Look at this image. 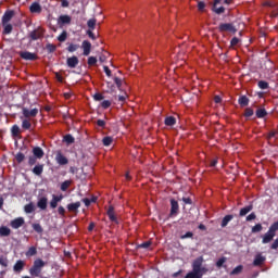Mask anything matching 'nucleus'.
Instances as JSON below:
<instances>
[{
    "mask_svg": "<svg viewBox=\"0 0 278 278\" xmlns=\"http://www.w3.org/2000/svg\"><path fill=\"white\" fill-rule=\"evenodd\" d=\"M278 231V222H275L270 225L268 231L263 236L262 243L268 244L269 242H273L275 237L277 236Z\"/></svg>",
    "mask_w": 278,
    "mask_h": 278,
    "instance_id": "nucleus-1",
    "label": "nucleus"
},
{
    "mask_svg": "<svg viewBox=\"0 0 278 278\" xmlns=\"http://www.w3.org/2000/svg\"><path fill=\"white\" fill-rule=\"evenodd\" d=\"M46 265L42 258L35 260L33 266L29 268V275H31V277H40V273H42V268H45Z\"/></svg>",
    "mask_w": 278,
    "mask_h": 278,
    "instance_id": "nucleus-2",
    "label": "nucleus"
},
{
    "mask_svg": "<svg viewBox=\"0 0 278 278\" xmlns=\"http://www.w3.org/2000/svg\"><path fill=\"white\" fill-rule=\"evenodd\" d=\"M219 34H237L238 28L233 23H220L217 27Z\"/></svg>",
    "mask_w": 278,
    "mask_h": 278,
    "instance_id": "nucleus-3",
    "label": "nucleus"
},
{
    "mask_svg": "<svg viewBox=\"0 0 278 278\" xmlns=\"http://www.w3.org/2000/svg\"><path fill=\"white\" fill-rule=\"evenodd\" d=\"M202 267H203V256H199L192 263V270H191V273H195L198 275H201V268Z\"/></svg>",
    "mask_w": 278,
    "mask_h": 278,
    "instance_id": "nucleus-4",
    "label": "nucleus"
},
{
    "mask_svg": "<svg viewBox=\"0 0 278 278\" xmlns=\"http://www.w3.org/2000/svg\"><path fill=\"white\" fill-rule=\"evenodd\" d=\"M170 212H169V218H173L179 214V202L175 199H170Z\"/></svg>",
    "mask_w": 278,
    "mask_h": 278,
    "instance_id": "nucleus-5",
    "label": "nucleus"
},
{
    "mask_svg": "<svg viewBox=\"0 0 278 278\" xmlns=\"http://www.w3.org/2000/svg\"><path fill=\"white\" fill-rule=\"evenodd\" d=\"M22 114H23L24 118H26V119L36 118V116H38V109H31L29 111V109L23 108Z\"/></svg>",
    "mask_w": 278,
    "mask_h": 278,
    "instance_id": "nucleus-6",
    "label": "nucleus"
},
{
    "mask_svg": "<svg viewBox=\"0 0 278 278\" xmlns=\"http://www.w3.org/2000/svg\"><path fill=\"white\" fill-rule=\"evenodd\" d=\"M20 58H22V60H28L30 62L38 60V55L36 53H31L29 51L21 52Z\"/></svg>",
    "mask_w": 278,
    "mask_h": 278,
    "instance_id": "nucleus-7",
    "label": "nucleus"
},
{
    "mask_svg": "<svg viewBox=\"0 0 278 278\" xmlns=\"http://www.w3.org/2000/svg\"><path fill=\"white\" fill-rule=\"evenodd\" d=\"M222 0H214L212 11L215 14H225V7H218L220 5Z\"/></svg>",
    "mask_w": 278,
    "mask_h": 278,
    "instance_id": "nucleus-8",
    "label": "nucleus"
},
{
    "mask_svg": "<svg viewBox=\"0 0 278 278\" xmlns=\"http://www.w3.org/2000/svg\"><path fill=\"white\" fill-rule=\"evenodd\" d=\"M12 18H14V11H12V10L5 11L2 16V25H8V23H10V21H12Z\"/></svg>",
    "mask_w": 278,
    "mask_h": 278,
    "instance_id": "nucleus-9",
    "label": "nucleus"
},
{
    "mask_svg": "<svg viewBox=\"0 0 278 278\" xmlns=\"http://www.w3.org/2000/svg\"><path fill=\"white\" fill-rule=\"evenodd\" d=\"M25 225V219L23 217H17L11 222V227L13 229H21Z\"/></svg>",
    "mask_w": 278,
    "mask_h": 278,
    "instance_id": "nucleus-10",
    "label": "nucleus"
},
{
    "mask_svg": "<svg viewBox=\"0 0 278 278\" xmlns=\"http://www.w3.org/2000/svg\"><path fill=\"white\" fill-rule=\"evenodd\" d=\"M66 64H67L68 68H77V65L79 64V59L75 55L67 58Z\"/></svg>",
    "mask_w": 278,
    "mask_h": 278,
    "instance_id": "nucleus-11",
    "label": "nucleus"
},
{
    "mask_svg": "<svg viewBox=\"0 0 278 278\" xmlns=\"http://www.w3.org/2000/svg\"><path fill=\"white\" fill-rule=\"evenodd\" d=\"M81 48L84 50L83 55L88 56V55H90V51L92 49V43H90V41H88V40H84L81 43Z\"/></svg>",
    "mask_w": 278,
    "mask_h": 278,
    "instance_id": "nucleus-12",
    "label": "nucleus"
},
{
    "mask_svg": "<svg viewBox=\"0 0 278 278\" xmlns=\"http://www.w3.org/2000/svg\"><path fill=\"white\" fill-rule=\"evenodd\" d=\"M24 268H25V261L23 260L16 261V263L13 266L14 273H23Z\"/></svg>",
    "mask_w": 278,
    "mask_h": 278,
    "instance_id": "nucleus-13",
    "label": "nucleus"
},
{
    "mask_svg": "<svg viewBox=\"0 0 278 278\" xmlns=\"http://www.w3.org/2000/svg\"><path fill=\"white\" fill-rule=\"evenodd\" d=\"M33 156L37 157V160H42L45 157V150L40 147H35L33 149Z\"/></svg>",
    "mask_w": 278,
    "mask_h": 278,
    "instance_id": "nucleus-14",
    "label": "nucleus"
},
{
    "mask_svg": "<svg viewBox=\"0 0 278 278\" xmlns=\"http://www.w3.org/2000/svg\"><path fill=\"white\" fill-rule=\"evenodd\" d=\"M266 262V256H263L261 253L256 254L253 261V266H262Z\"/></svg>",
    "mask_w": 278,
    "mask_h": 278,
    "instance_id": "nucleus-15",
    "label": "nucleus"
},
{
    "mask_svg": "<svg viewBox=\"0 0 278 278\" xmlns=\"http://www.w3.org/2000/svg\"><path fill=\"white\" fill-rule=\"evenodd\" d=\"M48 203H49V199H47V197H41L37 202V207H39V210L45 211L47 210Z\"/></svg>",
    "mask_w": 278,
    "mask_h": 278,
    "instance_id": "nucleus-16",
    "label": "nucleus"
},
{
    "mask_svg": "<svg viewBox=\"0 0 278 278\" xmlns=\"http://www.w3.org/2000/svg\"><path fill=\"white\" fill-rule=\"evenodd\" d=\"M42 36H43V33L40 29H35V30L30 31V34H29L30 40H40V38H42Z\"/></svg>",
    "mask_w": 278,
    "mask_h": 278,
    "instance_id": "nucleus-17",
    "label": "nucleus"
},
{
    "mask_svg": "<svg viewBox=\"0 0 278 278\" xmlns=\"http://www.w3.org/2000/svg\"><path fill=\"white\" fill-rule=\"evenodd\" d=\"M106 214H108L109 219L111 220V223H116V225H118V218L114 214V206H110Z\"/></svg>",
    "mask_w": 278,
    "mask_h": 278,
    "instance_id": "nucleus-18",
    "label": "nucleus"
},
{
    "mask_svg": "<svg viewBox=\"0 0 278 278\" xmlns=\"http://www.w3.org/2000/svg\"><path fill=\"white\" fill-rule=\"evenodd\" d=\"M45 173V164H37L33 168V174L36 175L37 177H40Z\"/></svg>",
    "mask_w": 278,
    "mask_h": 278,
    "instance_id": "nucleus-19",
    "label": "nucleus"
},
{
    "mask_svg": "<svg viewBox=\"0 0 278 278\" xmlns=\"http://www.w3.org/2000/svg\"><path fill=\"white\" fill-rule=\"evenodd\" d=\"M29 11L33 14H40V12H42V7H40V3L38 2H34L33 4H30Z\"/></svg>",
    "mask_w": 278,
    "mask_h": 278,
    "instance_id": "nucleus-20",
    "label": "nucleus"
},
{
    "mask_svg": "<svg viewBox=\"0 0 278 278\" xmlns=\"http://www.w3.org/2000/svg\"><path fill=\"white\" fill-rule=\"evenodd\" d=\"M55 160L60 166H66V164H68V159H66L62 153H58Z\"/></svg>",
    "mask_w": 278,
    "mask_h": 278,
    "instance_id": "nucleus-21",
    "label": "nucleus"
},
{
    "mask_svg": "<svg viewBox=\"0 0 278 278\" xmlns=\"http://www.w3.org/2000/svg\"><path fill=\"white\" fill-rule=\"evenodd\" d=\"M12 233V230L8 226L0 227V238H8Z\"/></svg>",
    "mask_w": 278,
    "mask_h": 278,
    "instance_id": "nucleus-22",
    "label": "nucleus"
},
{
    "mask_svg": "<svg viewBox=\"0 0 278 278\" xmlns=\"http://www.w3.org/2000/svg\"><path fill=\"white\" fill-rule=\"evenodd\" d=\"M71 16L70 15H61L59 17V25H71Z\"/></svg>",
    "mask_w": 278,
    "mask_h": 278,
    "instance_id": "nucleus-23",
    "label": "nucleus"
},
{
    "mask_svg": "<svg viewBox=\"0 0 278 278\" xmlns=\"http://www.w3.org/2000/svg\"><path fill=\"white\" fill-rule=\"evenodd\" d=\"M166 127H174V125H177V118L174 116H167L164 121Z\"/></svg>",
    "mask_w": 278,
    "mask_h": 278,
    "instance_id": "nucleus-24",
    "label": "nucleus"
},
{
    "mask_svg": "<svg viewBox=\"0 0 278 278\" xmlns=\"http://www.w3.org/2000/svg\"><path fill=\"white\" fill-rule=\"evenodd\" d=\"M26 257H34V255H38V249L36 247H30L28 250L25 252Z\"/></svg>",
    "mask_w": 278,
    "mask_h": 278,
    "instance_id": "nucleus-25",
    "label": "nucleus"
},
{
    "mask_svg": "<svg viewBox=\"0 0 278 278\" xmlns=\"http://www.w3.org/2000/svg\"><path fill=\"white\" fill-rule=\"evenodd\" d=\"M231 220H233V215H226V216L222 219L220 227H222V228L227 227V225H229V223H231Z\"/></svg>",
    "mask_w": 278,
    "mask_h": 278,
    "instance_id": "nucleus-26",
    "label": "nucleus"
},
{
    "mask_svg": "<svg viewBox=\"0 0 278 278\" xmlns=\"http://www.w3.org/2000/svg\"><path fill=\"white\" fill-rule=\"evenodd\" d=\"M24 212L26 214H31V213L36 212V205H34V202H30V203L26 204L24 206Z\"/></svg>",
    "mask_w": 278,
    "mask_h": 278,
    "instance_id": "nucleus-27",
    "label": "nucleus"
},
{
    "mask_svg": "<svg viewBox=\"0 0 278 278\" xmlns=\"http://www.w3.org/2000/svg\"><path fill=\"white\" fill-rule=\"evenodd\" d=\"M249 98L247 96H241L238 99V103L241 108H247V105H249Z\"/></svg>",
    "mask_w": 278,
    "mask_h": 278,
    "instance_id": "nucleus-28",
    "label": "nucleus"
},
{
    "mask_svg": "<svg viewBox=\"0 0 278 278\" xmlns=\"http://www.w3.org/2000/svg\"><path fill=\"white\" fill-rule=\"evenodd\" d=\"M81 207V202H75L67 205L68 212H77Z\"/></svg>",
    "mask_w": 278,
    "mask_h": 278,
    "instance_id": "nucleus-29",
    "label": "nucleus"
},
{
    "mask_svg": "<svg viewBox=\"0 0 278 278\" xmlns=\"http://www.w3.org/2000/svg\"><path fill=\"white\" fill-rule=\"evenodd\" d=\"M253 211V204H250L245 207H242L239 212V216H247V214H249V212Z\"/></svg>",
    "mask_w": 278,
    "mask_h": 278,
    "instance_id": "nucleus-30",
    "label": "nucleus"
},
{
    "mask_svg": "<svg viewBox=\"0 0 278 278\" xmlns=\"http://www.w3.org/2000/svg\"><path fill=\"white\" fill-rule=\"evenodd\" d=\"M11 134L13 138H18V135L21 134V127H18V125H13L11 128Z\"/></svg>",
    "mask_w": 278,
    "mask_h": 278,
    "instance_id": "nucleus-31",
    "label": "nucleus"
},
{
    "mask_svg": "<svg viewBox=\"0 0 278 278\" xmlns=\"http://www.w3.org/2000/svg\"><path fill=\"white\" fill-rule=\"evenodd\" d=\"M265 116H268V112H266V109L256 110V118H265Z\"/></svg>",
    "mask_w": 278,
    "mask_h": 278,
    "instance_id": "nucleus-32",
    "label": "nucleus"
},
{
    "mask_svg": "<svg viewBox=\"0 0 278 278\" xmlns=\"http://www.w3.org/2000/svg\"><path fill=\"white\" fill-rule=\"evenodd\" d=\"M9 264L10 261L8 260V256L0 255V266L8 268Z\"/></svg>",
    "mask_w": 278,
    "mask_h": 278,
    "instance_id": "nucleus-33",
    "label": "nucleus"
},
{
    "mask_svg": "<svg viewBox=\"0 0 278 278\" xmlns=\"http://www.w3.org/2000/svg\"><path fill=\"white\" fill-rule=\"evenodd\" d=\"M63 141H65L66 142V144H73V143H75V137H73V135H65L64 137H63Z\"/></svg>",
    "mask_w": 278,
    "mask_h": 278,
    "instance_id": "nucleus-34",
    "label": "nucleus"
},
{
    "mask_svg": "<svg viewBox=\"0 0 278 278\" xmlns=\"http://www.w3.org/2000/svg\"><path fill=\"white\" fill-rule=\"evenodd\" d=\"M15 160L17 164H23V162H25V154L23 152H17L15 154Z\"/></svg>",
    "mask_w": 278,
    "mask_h": 278,
    "instance_id": "nucleus-35",
    "label": "nucleus"
},
{
    "mask_svg": "<svg viewBox=\"0 0 278 278\" xmlns=\"http://www.w3.org/2000/svg\"><path fill=\"white\" fill-rule=\"evenodd\" d=\"M87 27H89V30H94V28L97 27V18L88 20Z\"/></svg>",
    "mask_w": 278,
    "mask_h": 278,
    "instance_id": "nucleus-36",
    "label": "nucleus"
},
{
    "mask_svg": "<svg viewBox=\"0 0 278 278\" xmlns=\"http://www.w3.org/2000/svg\"><path fill=\"white\" fill-rule=\"evenodd\" d=\"M71 180H65L61 184V190L62 192H66L68 190V188H71Z\"/></svg>",
    "mask_w": 278,
    "mask_h": 278,
    "instance_id": "nucleus-37",
    "label": "nucleus"
},
{
    "mask_svg": "<svg viewBox=\"0 0 278 278\" xmlns=\"http://www.w3.org/2000/svg\"><path fill=\"white\" fill-rule=\"evenodd\" d=\"M112 142H114V138H112V137L106 136L102 139V143L104 147H110V144H112Z\"/></svg>",
    "mask_w": 278,
    "mask_h": 278,
    "instance_id": "nucleus-38",
    "label": "nucleus"
},
{
    "mask_svg": "<svg viewBox=\"0 0 278 278\" xmlns=\"http://www.w3.org/2000/svg\"><path fill=\"white\" fill-rule=\"evenodd\" d=\"M3 34L8 35V34H12V29H14V27L12 26V24H4L3 25Z\"/></svg>",
    "mask_w": 278,
    "mask_h": 278,
    "instance_id": "nucleus-39",
    "label": "nucleus"
},
{
    "mask_svg": "<svg viewBox=\"0 0 278 278\" xmlns=\"http://www.w3.org/2000/svg\"><path fill=\"white\" fill-rule=\"evenodd\" d=\"M257 86L261 88V90H268L269 88L268 81L266 80H260Z\"/></svg>",
    "mask_w": 278,
    "mask_h": 278,
    "instance_id": "nucleus-40",
    "label": "nucleus"
},
{
    "mask_svg": "<svg viewBox=\"0 0 278 278\" xmlns=\"http://www.w3.org/2000/svg\"><path fill=\"white\" fill-rule=\"evenodd\" d=\"M242 270H244V266L239 265L231 270L230 275H240Z\"/></svg>",
    "mask_w": 278,
    "mask_h": 278,
    "instance_id": "nucleus-41",
    "label": "nucleus"
},
{
    "mask_svg": "<svg viewBox=\"0 0 278 278\" xmlns=\"http://www.w3.org/2000/svg\"><path fill=\"white\" fill-rule=\"evenodd\" d=\"M22 128L24 129H31V122L27 118L22 121Z\"/></svg>",
    "mask_w": 278,
    "mask_h": 278,
    "instance_id": "nucleus-42",
    "label": "nucleus"
},
{
    "mask_svg": "<svg viewBox=\"0 0 278 278\" xmlns=\"http://www.w3.org/2000/svg\"><path fill=\"white\" fill-rule=\"evenodd\" d=\"M56 49H58V47H55V45H53V43L46 45V50L48 51V53H53V52H55Z\"/></svg>",
    "mask_w": 278,
    "mask_h": 278,
    "instance_id": "nucleus-43",
    "label": "nucleus"
},
{
    "mask_svg": "<svg viewBox=\"0 0 278 278\" xmlns=\"http://www.w3.org/2000/svg\"><path fill=\"white\" fill-rule=\"evenodd\" d=\"M66 38H68V33L63 30L62 34L58 37L59 42H65Z\"/></svg>",
    "mask_w": 278,
    "mask_h": 278,
    "instance_id": "nucleus-44",
    "label": "nucleus"
},
{
    "mask_svg": "<svg viewBox=\"0 0 278 278\" xmlns=\"http://www.w3.org/2000/svg\"><path fill=\"white\" fill-rule=\"evenodd\" d=\"M225 262H227V257L223 256L220 257L217 262H216V267L217 268H223V266L225 265Z\"/></svg>",
    "mask_w": 278,
    "mask_h": 278,
    "instance_id": "nucleus-45",
    "label": "nucleus"
},
{
    "mask_svg": "<svg viewBox=\"0 0 278 278\" xmlns=\"http://www.w3.org/2000/svg\"><path fill=\"white\" fill-rule=\"evenodd\" d=\"M79 49V45H74V43H71L68 47H67V51L70 53H75V51H77Z\"/></svg>",
    "mask_w": 278,
    "mask_h": 278,
    "instance_id": "nucleus-46",
    "label": "nucleus"
},
{
    "mask_svg": "<svg viewBox=\"0 0 278 278\" xmlns=\"http://www.w3.org/2000/svg\"><path fill=\"white\" fill-rule=\"evenodd\" d=\"M262 229H264L262 224H256L254 227H252V233H260V231H262Z\"/></svg>",
    "mask_w": 278,
    "mask_h": 278,
    "instance_id": "nucleus-47",
    "label": "nucleus"
},
{
    "mask_svg": "<svg viewBox=\"0 0 278 278\" xmlns=\"http://www.w3.org/2000/svg\"><path fill=\"white\" fill-rule=\"evenodd\" d=\"M33 229L37 233H42V231H43L42 226L40 224H33Z\"/></svg>",
    "mask_w": 278,
    "mask_h": 278,
    "instance_id": "nucleus-48",
    "label": "nucleus"
},
{
    "mask_svg": "<svg viewBox=\"0 0 278 278\" xmlns=\"http://www.w3.org/2000/svg\"><path fill=\"white\" fill-rule=\"evenodd\" d=\"M253 114H254L253 109H251V108L245 109V111H244L245 118H251V116H253Z\"/></svg>",
    "mask_w": 278,
    "mask_h": 278,
    "instance_id": "nucleus-49",
    "label": "nucleus"
},
{
    "mask_svg": "<svg viewBox=\"0 0 278 278\" xmlns=\"http://www.w3.org/2000/svg\"><path fill=\"white\" fill-rule=\"evenodd\" d=\"M238 45H240V39L238 37H233L230 40V48L238 47Z\"/></svg>",
    "mask_w": 278,
    "mask_h": 278,
    "instance_id": "nucleus-50",
    "label": "nucleus"
},
{
    "mask_svg": "<svg viewBox=\"0 0 278 278\" xmlns=\"http://www.w3.org/2000/svg\"><path fill=\"white\" fill-rule=\"evenodd\" d=\"M112 102L110 100H104L101 103V108H103V110H108L109 108H111Z\"/></svg>",
    "mask_w": 278,
    "mask_h": 278,
    "instance_id": "nucleus-51",
    "label": "nucleus"
},
{
    "mask_svg": "<svg viewBox=\"0 0 278 278\" xmlns=\"http://www.w3.org/2000/svg\"><path fill=\"white\" fill-rule=\"evenodd\" d=\"M151 247V241H146L139 245H137V249H149Z\"/></svg>",
    "mask_w": 278,
    "mask_h": 278,
    "instance_id": "nucleus-52",
    "label": "nucleus"
},
{
    "mask_svg": "<svg viewBox=\"0 0 278 278\" xmlns=\"http://www.w3.org/2000/svg\"><path fill=\"white\" fill-rule=\"evenodd\" d=\"M87 64H88L89 66H94V64H97V58H94V56H89V58H88V61H87Z\"/></svg>",
    "mask_w": 278,
    "mask_h": 278,
    "instance_id": "nucleus-53",
    "label": "nucleus"
},
{
    "mask_svg": "<svg viewBox=\"0 0 278 278\" xmlns=\"http://www.w3.org/2000/svg\"><path fill=\"white\" fill-rule=\"evenodd\" d=\"M37 160H38V157H36V156H34V155H30V156L28 157V165H29V166H34V164H36Z\"/></svg>",
    "mask_w": 278,
    "mask_h": 278,
    "instance_id": "nucleus-54",
    "label": "nucleus"
},
{
    "mask_svg": "<svg viewBox=\"0 0 278 278\" xmlns=\"http://www.w3.org/2000/svg\"><path fill=\"white\" fill-rule=\"evenodd\" d=\"M114 84L117 86L118 90H121L122 86H123V79L115 77L114 78Z\"/></svg>",
    "mask_w": 278,
    "mask_h": 278,
    "instance_id": "nucleus-55",
    "label": "nucleus"
},
{
    "mask_svg": "<svg viewBox=\"0 0 278 278\" xmlns=\"http://www.w3.org/2000/svg\"><path fill=\"white\" fill-rule=\"evenodd\" d=\"M58 201L55 200V198H53L52 195V200L50 201V207L51 210H55V207H58Z\"/></svg>",
    "mask_w": 278,
    "mask_h": 278,
    "instance_id": "nucleus-56",
    "label": "nucleus"
},
{
    "mask_svg": "<svg viewBox=\"0 0 278 278\" xmlns=\"http://www.w3.org/2000/svg\"><path fill=\"white\" fill-rule=\"evenodd\" d=\"M255 218H257V215H255V213H251L250 215H248V216L245 217V220H247L248 223H251V220H255Z\"/></svg>",
    "mask_w": 278,
    "mask_h": 278,
    "instance_id": "nucleus-57",
    "label": "nucleus"
},
{
    "mask_svg": "<svg viewBox=\"0 0 278 278\" xmlns=\"http://www.w3.org/2000/svg\"><path fill=\"white\" fill-rule=\"evenodd\" d=\"M184 278H199V274L189 271Z\"/></svg>",
    "mask_w": 278,
    "mask_h": 278,
    "instance_id": "nucleus-58",
    "label": "nucleus"
},
{
    "mask_svg": "<svg viewBox=\"0 0 278 278\" xmlns=\"http://www.w3.org/2000/svg\"><path fill=\"white\" fill-rule=\"evenodd\" d=\"M194 233H192V231H188L185 235H182L180 238L181 240H186L188 238H193Z\"/></svg>",
    "mask_w": 278,
    "mask_h": 278,
    "instance_id": "nucleus-59",
    "label": "nucleus"
},
{
    "mask_svg": "<svg viewBox=\"0 0 278 278\" xmlns=\"http://www.w3.org/2000/svg\"><path fill=\"white\" fill-rule=\"evenodd\" d=\"M58 212L60 216L62 217L66 216V208H64V206H59Z\"/></svg>",
    "mask_w": 278,
    "mask_h": 278,
    "instance_id": "nucleus-60",
    "label": "nucleus"
},
{
    "mask_svg": "<svg viewBox=\"0 0 278 278\" xmlns=\"http://www.w3.org/2000/svg\"><path fill=\"white\" fill-rule=\"evenodd\" d=\"M182 202L185 203V205H192V199L190 197H184Z\"/></svg>",
    "mask_w": 278,
    "mask_h": 278,
    "instance_id": "nucleus-61",
    "label": "nucleus"
},
{
    "mask_svg": "<svg viewBox=\"0 0 278 278\" xmlns=\"http://www.w3.org/2000/svg\"><path fill=\"white\" fill-rule=\"evenodd\" d=\"M275 136H277V131L276 130L269 131L268 135H267V140H271V138H275Z\"/></svg>",
    "mask_w": 278,
    "mask_h": 278,
    "instance_id": "nucleus-62",
    "label": "nucleus"
},
{
    "mask_svg": "<svg viewBox=\"0 0 278 278\" xmlns=\"http://www.w3.org/2000/svg\"><path fill=\"white\" fill-rule=\"evenodd\" d=\"M270 249L273 251H277V249H278V238L271 243Z\"/></svg>",
    "mask_w": 278,
    "mask_h": 278,
    "instance_id": "nucleus-63",
    "label": "nucleus"
},
{
    "mask_svg": "<svg viewBox=\"0 0 278 278\" xmlns=\"http://www.w3.org/2000/svg\"><path fill=\"white\" fill-rule=\"evenodd\" d=\"M93 99H94V101H103V94H101V93H96L94 96H93Z\"/></svg>",
    "mask_w": 278,
    "mask_h": 278,
    "instance_id": "nucleus-64",
    "label": "nucleus"
}]
</instances>
